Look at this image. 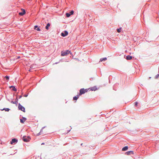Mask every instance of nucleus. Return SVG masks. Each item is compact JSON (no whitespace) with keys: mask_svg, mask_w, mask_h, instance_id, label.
<instances>
[{"mask_svg":"<svg viewBox=\"0 0 159 159\" xmlns=\"http://www.w3.org/2000/svg\"><path fill=\"white\" fill-rule=\"evenodd\" d=\"M69 54L72 55V53L70 51L68 50H66L65 51H62L61 52V55L62 56H64L67 55Z\"/></svg>","mask_w":159,"mask_h":159,"instance_id":"obj_1","label":"nucleus"},{"mask_svg":"<svg viewBox=\"0 0 159 159\" xmlns=\"http://www.w3.org/2000/svg\"><path fill=\"white\" fill-rule=\"evenodd\" d=\"M22 139L24 142H28L30 140L31 138L30 136H26L25 135L23 137Z\"/></svg>","mask_w":159,"mask_h":159,"instance_id":"obj_2","label":"nucleus"},{"mask_svg":"<svg viewBox=\"0 0 159 159\" xmlns=\"http://www.w3.org/2000/svg\"><path fill=\"white\" fill-rule=\"evenodd\" d=\"M18 109L19 110H20L24 112H25V107L21 105L20 103L18 104Z\"/></svg>","mask_w":159,"mask_h":159,"instance_id":"obj_3","label":"nucleus"},{"mask_svg":"<svg viewBox=\"0 0 159 159\" xmlns=\"http://www.w3.org/2000/svg\"><path fill=\"white\" fill-rule=\"evenodd\" d=\"M18 141V139L16 138L12 139L10 141V143L11 144L13 145L16 144Z\"/></svg>","mask_w":159,"mask_h":159,"instance_id":"obj_4","label":"nucleus"},{"mask_svg":"<svg viewBox=\"0 0 159 159\" xmlns=\"http://www.w3.org/2000/svg\"><path fill=\"white\" fill-rule=\"evenodd\" d=\"M68 34V32L67 30H65L63 32L61 33V35L63 37H65L67 36Z\"/></svg>","mask_w":159,"mask_h":159,"instance_id":"obj_5","label":"nucleus"},{"mask_svg":"<svg viewBox=\"0 0 159 159\" xmlns=\"http://www.w3.org/2000/svg\"><path fill=\"white\" fill-rule=\"evenodd\" d=\"M21 12H20L19 13V15L20 16H23L24 15L26 11L25 9L22 8L21 9Z\"/></svg>","mask_w":159,"mask_h":159,"instance_id":"obj_6","label":"nucleus"},{"mask_svg":"<svg viewBox=\"0 0 159 159\" xmlns=\"http://www.w3.org/2000/svg\"><path fill=\"white\" fill-rule=\"evenodd\" d=\"M18 99L17 97L16 98V99H15V101H11V103L14 104H15L16 105H17V104L18 102Z\"/></svg>","mask_w":159,"mask_h":159,"instance_id":"obj_7","label":"nucleus"},{"mask_svg":"<svg viewBox=\"0 0 159 159\" xmlns=\"http://www.w3.org/2000/svg\"><path fill=\"white\" fill-rule=\"evenodd\" d=\"M131 154H134V152L133 151H130L126 152L125 153V154L126 155H130Z\"/></svg>","mask_w":159,"mask_h":159,"instance_id":"obj_8","label":"nucleus"},{"mask_svg":"<svg viewBox=\"0 0 159 159\" xmlns=\"http://www.w3.org/2000/svg\"><path fill=\"white\" fill-rule=\"evenodd\" d=\"M27 120L26 118L24 117H22V118L20 119V122L22 123H24L25 121Z\"/></svg>","mask_w":159,"mask_h":159,"instance_id":"obj_9","label":"nucleus"},{"mask_svg":"<svg viewBox=\"0 0 159 159\" xmlns=\"http://www.w3.org/2000/svg\"><path fill=\"white\" fill-rule=\"evenodd\" d=\"M80 94L81 95L83 94H84L85 93V92L84 90V88H82L80 89Z\"/></svg>","mask_w":159,"mask_h":159,"instance_id":"obj_10","label":"nucleus"},{"mask_svg":"<svg viewBox=\"0 0 159 159\" xmlns=\"http://www.w3.org/2000/svg\"><path fill=\"white\" fill-rule=\"evenodd\" d=\"M34 29L39 31H41V30L40 29L39 27L37 25H36L34 26Z\"/></svg>","mask_w":159,"mask_h":159,"instance_id":"obj_11","label":"nucleus"},{"mask_svg":"<svg viewBox=\"0 0 159 159\" xmlns=\"http://www.w3.org/2000/svg\"><path fill=\"white\" fill-rule=\"evenodd\" d=\"M89 89H90V90L92 91H95L97 89V87L96 86H94L93 87H91Z\"/></svg>","mask_w":159,"mask_h":159,"instance_id":"obj_12","label":"nucleus"},{"mask_svg":"<svg viewBox=\"0 0 159 159\" xmlns=\"http://www.w3.org/2000/svg\"><path fill=\"white\" fill-rule=\"evenodd\" d=\"M4 78L5 79V81H6L7 82H8L9 80L10 76H8V75H6V76H5V77H4Z\"/></svg>","mask_w":159,"mask_h":159,"instance_id":"obj_13","label":"nucleus"},{"mask_svg":"<svg viewBox=\"0 0 159 159\" xmlns=\"http://www.w3.org/2000/svg\"><path fill=\"white\" fill-rule=\"evenodd\" d=\"M132 58V57L129 55L127 56L126 58V59L127 60H131Z\"/></svg>","mask_w":159,"mask_h":159,"instance_id":"obj_14","label":"nucleus"},{"mask_svg":"<svg viewBox=\"0 0 159 159\" xmlns=\"http://www.w3.org/2000/svg\"><path fill=\"white\" fill-rule=\"evenodd\" d=\"M50 25L51 24L50 23H48L45 26V29L47 30H48L49 29V27Z\"/></svg>","mask_w":159,"mask_h":159,"instance_id":"obj_15","label":"nucleus"},{"mask_svg":"<svg viewBox=\"0 0 159 159\" xmlns=\"http://www.w3.org/2000/svg\"><path fill=\"white\" fill-rule=\"evenodd\" d=\"M128 149V147L127 146H125L122 149V151H127Z\"/></svg>","mask_w":159,"mask_h":159,"instance_id":"obj_16","label":"nucleus"},{"mask_svg":"<svg viewBox=\"0 0 159 159\" xmlns=\"http://www.w3.org/2000/svg\"><path fill=\"white\" fill-rule=\"evenodd\" d=\"M107 60V58L106 57L101 58L100 59V61H105Z\"/></svg>","mask_w":159,"mask_h":159,"instance_id":"obj_17","label":"nucleus"},{"mask_svg":"<svg viewBox=\"0 0 159 159\" xmlns=\"http://www.w3.org/2000/svg\"><path fill=\"white\" fill-rule=\"evenodd\" d=\"M10 110V109L9 108H4L2 110V111L5 110L6 111H9Z\"/></svg>","mask_w":159,"mask_h":159,"instance_id":"obj_18","label":"nucleus"},{"mask_svg":"<svg viewBox=\"0 0 159 159\" xmlns=\"http://www.w3.org/2000/svg\"><path fill=\"white\" fill-rule=\"evenodd\" d=\"M121 29L122 28L121 27H120L119 28L117 29L116 30L117 31L118 33H120L121 31Z\"/></svg>","mask_w":159,"mask_h":159,"instance_id":"obj_19","label":"nucleus"},{"mask_svg":"<svg viewBox=\"0 0 159 159\" xmlns=\"http://www.w3.org/2000/svg\"><path fill=\"white\" fill-rule=\"evenodd\" d=\"M66 15L67 17H69L71 16L69 12H66Z\"/></svg>","mask_w":159,"mask_h":159,"instance_id":"obj_20","label":"nucleus"},{"mask_svg":"<svg viewBox=\"0 0 159 159\" xmlns=\"http://www.w3.org/2000/svg\"><path fill=\"white\" fill-rule=\"evenodd\" d=\"M12 91H17V89L15 87V86H14V87H13L12 88Z\"/></svg>","mask_w":159,"mask_h":159,"instance_id":"obj_21","label":"nucleus"},{"mask_svg":"<svg viewBox=\"0 0 159 159\" xmlns=\"http://www.w3.org/2000/svg\"><path fill=\"white\" fill-rule=\"evenodd\" d=\"M30 69H34L35 68L34 67V65H30Z\"/></svg>","mask_w":159,"mask_h":159,"instance_id":"obj_22","label":"nucleus"},{"mask_svg":"<svg viewBox=\"0 0 159 159\" xmlns=\"http://www.w3.org/2000/svg\"><path fill=\"white\" fill-rule=\"evenodd\" d=\"M78 99V98H77V97L76 96H75L73 98V100H77Z\"/></svg>","mask_w":159,"mask_h":159,"instance_id":"obj_23","label":"nucleus"},{"mask_svg":"<svg viewBox=\"0 0 159 159\" xmlns=\"http://www.w3.org/2000/svg\"><path fill=\"white\" fill-rule=\"evenodd\" d=\"M69 13L70 14V15H73L74 14V11L73 10H71Z\"/></svg>","mask_w":159,"mask_h":159,"instance_id":"obj_24","label":"nucleus"},{"mask_svg":"<svg viewBox=\"0 0 159 159\" xmlns=\"http://www.w3.org/2000/svg\"><path fill=\"white\" fill-rule=\"evenodd\" d=\"M159 77V74H157L155 76V78L156 79H157Z\"/></svg>","mask_w":159,"mask_h":159,"instance_id":"obj_25","label":"nucleus"},{"mask_svg":"<svg viewBox=\"0 0 159 159\" xmlns=\"http://www.w3.org/2000/svg\"><path fill=\"white\" fill-rule=\"evenodd\" d=\"M89 89H84V90L85 92V93L86 92H88V90H89Z\"/></svg>","mask_w":159,"mask_h":159,"instance_id":"obj_26","label":"nucleus"},{"mask_svg":"<svg viewBox=\"0 0 159 159\" xmlns=\"http://www.w3.org/2000/svg\"><path fill=\"white\" fill-rule=\"evenodd\" d=\"M138 102H134V105L136 106H137L138 105Z\"/></svg>","mask_w":159,"mask_h":159,"instance_id":"obj_27","label":"nucleus"},{"mask_svg":"<svg viewBox=\"0 0 159 159\" xmlns=\"http://www.w3.org/2000/svg\"><path fill=\"white\" fill-rule=\"evenodd\" d=\"M64 61H66L65 60H63V59H61L59 61V62H63Z\"/></svg>","mask_w":159,"mask_h":159,"instance_id":"obj_28","label":"nucleus"},{"mask_svg":"<svg viewBox=\"0 0 159 159\" xmlns=\"http://www.w3.org/2000/svg\"><path fill=\"white\" fill-rule=\"evenodd\" d=\"M80 95H81L80 94V93H79V94H77V96H76V97L77 98H78V99L79 98L80 96Z\"/></svg>","mask_w":159,"mask_h":159,"instance_id":"obj_29","label":"nucleus"},{"mask_svg":"<svg viewBox=\"0 0 159 159\" xmlns=\"http://www.w3.org/2000/svg\"><path fill=\"white\" fill-rule=\"evenodd\" d=\"M41 134V133L39 132V133L38 134H37V136H39Z\"/></svg>","mask_w":159,"mask_h":159,"instance_id":"obj_30","label":"nucleus"},{"mask_svg":"<svg viewBox=\"0 0 159 159\" xmlns=\"http://www.w3.org/2000/svg\"><path fill=\"white\" fill-rule=\"evenodd\" d=\"M28 96V94H25V95H24V97H27Z\"/></svg>","mask_w":159,"mask_h":159,"instance_id":"obj_31","label":"nucleus"},{"mask_svg":"<svg viewBox=\"0 0 159 159\" xmlns=\"http://www.w3.org/2000/svg\"><path fill=\"white\" fill-rule=\"evenodd\" d=\"M14 86H13V85L9 87V88L10 89H11V88H12L13 87H14Z\"/></svg>","mask_w":159,"mask_h":159,"instance_id":"obj_32","label":"nucleus"},{"mask_svg":"<svg viewBox=\"0 0 159 159\" xmlns=\"http://www.w3.org/2000/svg\"><path fill=\"white\" fill-rule=\"evenodd\" d=\"M116 84H115L114 85V87H113V89L115 90H116V89H115V88H115V86H116Z\"/></svg>","mask_w":159,"mask_h":159,"instance_id":"obj_33","label":"nucleus"},{"mask_svg":"<svg viewBox=\"0 0 159 159\" xmlns=\"http://www.w3.org/2000/svg\"><path fill=\"white\" fill-rule=\"evenodd\" d=\"M22 97V95H20V96H19V98L20 99V98H21Z\"/></svg>","mask_w":159,"mask_h":159,"instance_id":"obj_34","label":"nucleus"},{"mask_svg":"<svg viewBox=\"0 0 159 159\" xmlns=\"http://www.w3.org/2000/svg\"><path fill=\"white\" fill-rule=\"evenodd\" d=\"M43 129H41V130H40V132L41 133V132H42L43 131Z\"/></svg>","mask_w":159,"mask_h":159,"instance_id":"obj_35","label":"nucleus"},{"mask_svg":"<svg viewBox=\"0 0 159 159\" xmlns=\"http://www.w3.org/2000/svg\"><path fill=\"white\" fill-rule=\"evenodd\" d=\"M20 58V56H19L17 57V59H19Z\"/></svg>","mask_w":159,"mask_h":159,"instance_id":"obj_36","label":"nucleus"},{"mask_svg":"<svg viewBox=\"0 0 159 159\" xmlns=\"http://www.w3.org/2000/svg\"><path fill=\"white\" fill-rule=\"evenodd\" d=\"M44 143H41V145H44Z\"/></svg>","mask_w":159,"mask_h":159,"instance_id":"obj_37","label":"nucleus"},{"mask_svg":"<svg viewBox=\"0 0 159 159\" xmlns=\"http://www.w3.org/2000/svg\"><path fill=\"white\" fill-rule=\"evenodd\" d=\"M70 130H67V133L69 132L70 131Z\"/></svg>","mask_w":159,"mask_h":159,"instance_id":"obj_38","label":"nucleus"},{"mask_svg":"<svg viewBox=\"0 0 159 159\" xmlns=\"http://www.w3.org/2000/svg\"><path fill=\"white\" fill-rule=\"evenodd\" d=\"M45 127H46V126H44V127H42V129H43Z\"/></svg>","mask_w":159,"mask_h":159,"instance_id":"obj_39","label":"nucleus"},{"mask_svg":"<svg viewBox=\"0 0 159 159\" xmlns=\"http://www.w3.org/2000/svg\"><path fill=\"white\" fill-rule=\"evenodd\" d=\"M59 62H60L59 61V62H56V63H55V64H58V63H59Z\"/></svg>","mask_w":159,"mask_h":159,"instance_id":"obj_40","label":"nucleus"},{"mask_svg":"<svg viewBox=\"0 0 159 159\" xmlns=\"http://www.w3.org/2000/svg\"><path fill=\"white\" fill-rule=\"evenodd\" d=\"M29 72H30V71H31V69H29Z\"/></svg>","mask_w":159,"mask_h":159,"instance_id":"obj_41","label":"nucleus"},{"mask_svg":"<svg viewBox=\"0 0 159 159\" xmlns=\"http://www.w3.org/2000/svg\"><path fill=\"white\" fill-rule=\"evenodd\" d=\"M83 144L82 143L80 145L81 146H82Z\"/></svg>","mask_w":159,"mask_h":159,"instance_id":"obj_42","label":"nucleus"},{"mask_svg":"<svg viewBox=\"0 0 159 159\" xmlns=\"http://www.w3.org/2000/svg\"><path fill=\"white\" fill-rule=\"evenodd\" d=\"M91 78L92 80H93V78Z\"/></svg>","mask_w":159,"mask_h":159,"instance_id":"obj_43","label":"nucleus"},{"mask_svg":"<svg viewBox=\"0 0 159 159\" xmlns=\"http://www.w3.org/2000/svg\"><path fill=\"white\" fill-rule=\"evenodd\" d=\"M8 100L9 101H10L9 99H8Z\"/></svg>","mask_w":159,"mask_h":159,"instance_id":"obj_44","label":"nucleus"}]
</instances>
